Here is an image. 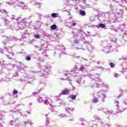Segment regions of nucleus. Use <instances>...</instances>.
Segmentation results:
<instances>
[{"mask_svg":"<svg viewBox=\"0 0 127 127\" xmlns=\"http://www.w3.org/2000/svg\"><path fill=\"white\" fill-rule=\"evenodd\" d=\"M48 104H49V102L48 101V100H46L44 101V104L45 105H48Z\"/></svg>","mask_w":127,"mask_h":127,"instance_id":"nucleus-59","label":"nucleus"},{"mask_svg":"<svg viewBox=\"0 0 127 127\" xmlns=\"http://www.w3.org/2000/svg\"><path fill=\"white\" fill-rule=\"evenodd\" d=\"M69 23L71 24L72 26H76L77 25V22L76 21L71 20Z\"/></svg>","mask_w":127,"mask_h":127,"instance_id":"nucleus-29","label":"nucleus"},{"mask_svg":"<svg viewBox=\"0 0 127 127\" xmlns=\"http://www.w3.org/2000/svg\"><path fill=\"white\" fill-rule=\"evenodd\" d=\"M21 126H22V125L21 124L17 123L15 125V127H21Z\"/></svg>","mask_w":127,"mask_h":127,"instance_id":"nucleus-54","label":"nucleus"},{"mask_svg":"<svg viewBox=\"0 0 127 127\" xmlns=\"http://www.w3.org/2000/svg\"><path fill=\"white\" fill-rule=\"evenodd\" d=\"M48 46V42L46 41L44 44H42V47L41 48L43 49V51H42V52H44L45 51V48H47V47Z\"/></svg>","mask_w":127,"mask_h":127,"instance_id":"nucleus-20","label":"nucleus"},{"mask_svg":"<svg viewBox=\"0 0 127 127\" xmlns=\"http://www.w3.org/2000/svg\"><path fill=\"white\" fill-rule=\"evenodd\" d=\"M34 47L35 48H38V50H39L40 51H43V49H42L41 47H39L38 46H34Z\"/></svg>","mask_w":127,"mask_h":127,"instance_id":"nucleus-39","label":"nucleus"},{"mask_svg":"<svg viewBox=\"0 0 127 127\" xmlns=\"http://www.w3.org/2000/svg\"><path fill=\"white\" fill-rule=\"evenodd\" d=\"M75 80L76 83L78 84L77 87H80V84H85V80H83V79L80 76L75 77Z\"/></svg>","mask_w":127,"mask_h":127,"instance_id":"nucleus-11","label":"nucleus"},{"mask_svg":"<svg viewBox=\"0 0 127 127\" xmlns=\"http://www.w3.org/2000/svg\"><path fill=\"white\" fill-rule=\"evenodd\" d=\"M22 18L21 17H16V15H12L10 19L11 21L14 22L16 21L17 22H18L19 21H21V19Z\"/></svg>","mask_w":127,"mask_h":127,"instance_id":"nucleus-12","label":"nucleus"},{"mask_svg":"<svg viewBox=\"0 0 127 127\" xmlns=\"http://www.w3.org/2000/svg\"><path fill=\"white\" fill-rule=\"evenodd\" d=\"M77 32V35H79V36H80L81 37H84L85 35V33L84 32L81 30H78Z\"/></svg>","mask_w":127,"mask_h":127,"instance_id":"nucleus-25","label":"nucleus"},{"mask_svg":"<svg viewBox=\"0 0 127 127\" xmlns=\"http://www.w3.org/2000/svg\"><path fill=\"white\" fill-rule=\"evenodd\" d=\"M47 124L46 126H48V125H50V127H54L55 125V122L54 121H51L50 122V119L47 118L46 120Z\"/></svg>","mask_w":127,"mask_h":127,"instance_id":"nucleus-15","label":"nucleus"},{"mask_svg":"<svg viewBox=\"0 0 127 127\" xmlns=\"http://www.w3.org/2000/svg\"><path fill=\"white\" fill-rule=\"evenodd\" d=\"M59 117L61 118L62 119V118H68V116L65 114H60L59 115Z\"/></svg>","mask_w":127,"mask_h":127,"instance_id":"nucleus-37","label":"nucleus"},{"mask_svg":"<svg viewBox=\"0 0 127 127\" xmlns=\"http://www.w3.org/2000/svg\"><path fill=\"white\" fill-rule=\"evenodd\" d=\"M56 28H57V25H56L55 24H53L51 26V29L52 30H55V29H56Z\"/></svg>","mask_w":127,"mask_h":127,"instance_id":"nucleus-33","label":"nucleus"},{"mask_svg":"<svg viewBox=\"0 0 127 127\" xmlns=\"http://www.w3.org/2000/svg\"><path fill=\"white\" fill-rule=\"evenodd\" d=\"M38 14V18L39 19H41L42 18V16H43V15L41 14Z\"/></svg>","mask_w":127,"mask_h":127,"instance_id":"nucleus-58","label":"nucleus"},{"mask_svg":"<svg viewBox=\"0 0 127 127\" xmlns=\"http://www.w3.org/2000/svg\"><path fill=\"white\" fill-rule=\"evenodd\" d=\"M74 110H75V109L74 108H66L65 112H66V113H69V115H72L73 113H71L70 112H74Z\"/></svg>","mask_w":127,"mask_h":127,"instance_id":"nucleus-21","label":"nucleus"},{"mask_svg":"<svg viewBox=\"0 0 127 127\" xmlns=\"http://www.w3.org/2000/svg\"><path fill=\"white\" fill-rule=\"evenodd\" d=\"M109 64H110V67H111V68H115V64H114V63H110Z\"/></svg>","mask_w":127,"mask_h":127,"instance_id":"nucleus-50","label":"nucleus"},{"mask_svg":"<svg viewBox=\"0 0 127 127\" xmlns=\"http://www.w3.org/2000/svg\"><path fill=\"white\" fill-rule=\"evenodd\" d=\"M58 14L57 13H53L51 14L52 17H53L54 18H55L56 17H58Z\"/></svg>","mask_w":127,"mask_h":127,"instance_id":"nucleus-35","label":"nucleus"},{"mask_svg":"<svg viewBox=\"0 0 127 127\" xmlns=\"http://www.w3.org/2000/svg\"><path fill=\"white\" fill-rule=\"evenodd\" d=\"M110 7L112 8V10H117L119 14L116 13H113V11H110L104 13V16L107 18H108V23H113V22H116L118 20L119 17H122L123 16V9H118V8L116 6H114L111 4H110Z\"/></svg>","mask_w":127,"mask_h":127,"instance_id":"nucleus-1","label":"nucleus"},{"mask_svg":"<svg viewBox=\"0 0 127 127\" xmlns=\"http://www.w3.org/2000/svg\"><path fill=\"white\" fill-rule=\"evenodd\" d=\"M9 49L10 51L12 50L11 47L10 48L9 47H6L3 50H1L0 52L1 54H5V55H6L8 59H11V58L14 56V53H10L9 52Z\"/></svg>","mask_w":127,"mask_h":127,"instance_id":"nucleus-4","label":"nucleus"},{"mask_svg":"<svg viewBox=\"0 0 127 127\" xmlns=\"http://www.w3.org/2000/svg\"><path fill=\"white\" fill-rule=\"evenodd\" d=\"M110 127V124H105V123L103 122V124H102V127Z\"/></svg>","mask_w":127,"mask_h":127,"instance_id":"nucleus-42","label":"nucleus"},{"mask_svg":"<svg viewBox=\"0 0 127 127\" xmlns=\"http://www.w3.org/2000/svg\"><path fill=\"white\" fill-rule=\"evenodd\" d=\"M42 52V54L43 55V56H45V57H48V55H46L45 53H43L44 52Z\"/></svg>","mask_w":127,"mask_h":127,"instance_id":"nucleus-60","label":"nucleus"},{"mask_svg":"<svg viewBox=\"0 0 127 127\" xmlns=\"http://www.w3.org/2000/svg\"><path fill=\"white\" fill-rule=\"evenodd\" d=\"M99 27H101V28H105L106 27V25L103 23H100L99 24Z\"/></svg>","mask_w":127,"mask_h":127,"instance_id":"nucleus-41","label":"nucleus"},{"mask_svg":"<svg viewBox=\"0 0 127 127\" xmlns=\"http://www.w3.org/2000/svg\"><path fill=\"white\" fill-rule=\"evenodd\" d=\"M34 36L35 38H37V39L40 38V35H39V34H35Z\"/></svg>","mask_w":127,"mask_h":127,"instance_id":"nucleus-51","label":"nucleus"},{"mask_svg":"<svg viewBox=\"0 0 127 127\" xmlns=\"http://www.w3.org/2000/svg\"><path fill=\"white\" fill-rule=\"evenodd\" d=\"M92 41H85L84 42V44H89L87 47H86V49L88 50L89 52H92V51H94V47L91 46L90 45V43H91Z\"/></svg>","mask_w":127,"mask_h":127,"instance_id":"nucleus-10","label":"nucleus"},{"mask_svg":"<svg viewBox=\"0 0 127 127\" xmlns=\"http://www.w3.org/2000/svg\"><path fill=\"white\" fill-rule=\"evenodd\" d=\"M88 5H87L86 4H84L83 5H82V8H83V9L87 8V7H88Z\"/></svg>","mask_w":127,"mask_h":127,"instance_id":"nucleus-55","label":"nucleus"},{"mask_svg":"<svg viewBox=\"0 0 127 127\" xmlns=\"http://www.w3.org/2000/svg\"><path fill=\"white\" fill-rule=\"evenodd\" d=\"M40 22V21H36V24H38V27L37 28H35V29H38V28H40V24H41Z\"/></svg>","mask_w":127,"mask_h":127,"instance_id":"nucleus-32","label":"nucleus"},{"mask_svg":"<svg viewBox=\"0 0 127 127\" xmlns=\"http://www.w3.org/2000/svg\"><path fill=\"white\" fill-rule=\"evenodd\" d=\"M104 87H105V88H107V89H110V86L108 85V84H104Z\"/></svg>","mask_w":127,"mask_h":127,"instance_id":"nucleus-61","label":"nucleus"},{"mask_svg":"<svg viewBox=\"0 0 127 127\" xmlns=\"http://www.w3.org/2000/svg\"><path fill=\"white\" fill-rule=\"evenodd\" d=\"M114 77H115V78H118L119 74H118V73H114Z\"/></svg>","mask_w":127,"mask_h":127,"instance_id":"nucleus-64","label":"nucleus"},{"mask_svg":"<svg viewBox=\"0 0 127 127\" xmlns=\"http://www.w3.org/2000/svg\"><path fill=\"white\" fill-rule=\"evenodd\" d=\"M19 25L18 27V30L19 29H23L25 28L26 26L31 25L32 21H30L29 18H25L21 19V21H19Z\"/></svg>","mask_w":127,"mask_h":127,"instance_id":"nucleus-3","label":"nucleus"},{"mask_svg":"<svg viewBox=\"0 0 127 127\" xmlns=\"http://www.w3.org/2000/svg\"><path fill=\"white\" fill-rule=\"evenodd\" d=\"M79 15H81V16H85L86 15V11L83 10H79Z\"/></svg>","mask_w":127,"mask_h":127,"instance_id":"nucleus-27","label":"nucleus"},{"mask_svg":"<svg viewBox=\"0 0 127 127\" xmlns=\"http://www.w3.org/2000/svg\"><path fill=\"white\" fill-rule=\"evenodd\" d=\"M5 66L9 69V70H12L13 67H15V64H9L7 65H5Z\"/></svg>","mask_w":127,"mask_h":127,"instance_id":"nucleus-22","label":"nucleus"},{"mask_svg":"<svg viewBox=\"0 0 127 127\" xmlns=\"http://www.w3.org/2000/svg\"><path fill=\"white\" fill-rule=\"evenodd\" d=\"M94 118L95 120H98V124H93L92 126V127H95V126H96L97 127H102L103 126V124H104V122H103V121L102 120H101V119H100V118L99 117V116H98V115H95L94 116Z\"/></svg>","mask_w":127,"mask_h":127,"instance_id":"nucleus-7","label":"nucleus"},{"mask_svg":"<svg viewBox=\"0 0 127 127\" xmlns=\"http://www.w3.org/2000/svg\"><path fill=\"white\" fill-rule=\"evenodd\" d=\"M4 33V30L3 29H0V38L1 37H4L5 35L3 34Z\"/></svg>","mask_w":127,"mask_h":127,"instance_id":"nucleus-26","label":"nucleus"},{"mask_svg":"<svg viewBox=\"0 0 127 127\" xmlns=\"http://www.w3.org/2000/svg\"><path fill=\"white\" fill-rule=\"evenodd\" d=\"M0 12H2V13H5V14H7V12L5 9H0Z\"/></svg>","mask_w":127,"mask_h":127,"instance_id":"nucleus-38","label":"nucleus"},{"mask_svg":"<svg viewBox=\"0 0 127 127\" xmlns=\"http://www.w3.org/2000/svg\"><path fill=\"white\" fill-rule=\"evenodd\" d=\"M6 42L3 41L2 43L4 44V45H6V43H8L9 41H17L18 40V39L15 37H13L12 36H6Z\"/></svg>","mask_w":127,"mask_h":127,"instance_id":"nucleus-6","label":"nucleus"},{"mask_svg":"<svg viewBox=\"0 0 127 127\" xmlns=\"http://www.w3.org/2000/svg\"><path fill=\"white\" fill-rule=\"evenodd\" d=\"M71 57H72V58H80V56H77L75 55H71Z\"/></svg>","mask_w":127,"mask_h":127,"instance_id":"nucleus-53","label":"nucleus"},{"mask_svg":"<svg viewBox=\"0 0 127 127\" xmlns=\"http://www.w3.org/2000/svg\"><path fill=\"white\" fill-rule=\"evenodd\" d=\"M84 70H85V67L81 66L79 68V71H84Z\"/></svg>","mask_w":127,"mask_h":127,"instance_id":"nucleus-52","label":"nucleus"},{"mask_svg":"<svg viewBox=\"0 0 127 127\" xmlns=\"http://www.w3.org/2000/svg\"><path fill=\"white\" fill-rule=\"evenodd\" d=\"M6 3H8V5H10V6H11V5H13V6H14V5H16V6H22V4H24V3L19 1L18 0L13 2H7Z\"/></svg>","mask_w":127,"mask_h":127,"instance_id":"nucleus-8","label":"nucleus"},{"mask_svg":"<svg viewBox=\"0 0 127 127\" xmlns=\"http://www.w3.org/2000/svg\"><path fill=\"white\" fill-rule=\"evenodd\" d=\"M17 68L18 71H21V70H23V68L20 66V65H17Z\"/></svg>","mask_w":127,"mask_h":127,"instance_id":"nucleus-46","label":"nucleus"},{"mask_svg":"<svg viewBox=\"0 0 127 127\" xmlns=\"http://www.w3.org/2000/svg\"><path fill=\"white\" fill-rule=\"evenodd\" d=\"M117 48V47H114L111 45V44L109 43L107 45V47L104 48L103 51H104L105 53L106 54L107 53H109L110 51H113V50H115Z\"/></svg>","mask_w":127,"mask_h":127,"instance_id":"nucleus-5","label":"nucleus"},{"mask_svg":"<svg viewBox=\"0 0 127 127\" xmlns=\"http://www.w3.org/2000/svg\"><path fill=\"white\" fill-rule=\"evenodd\" d=\"M99 102V99L97 97H94V98L92 100V103L93 104H97Z\"/></svg>","mask_w":127,"mask_h":127,"instance_id":"nucleus-30","label":"nucleus"},{"mask_svg":"<svg viewBox=\"0 0 127 127\" xmlns=\"http://www.w3.org/2000/svg\"><path fill=\"white\" fill-rule=\"evenodd\" d=\"M22 9H27V6L24 5V6H22Z\"/></svg>","mask_w":127,"mask_h":127,"instance_id":"nucleus-62","label":"nucleus"},{"mask_svg":"<svg viewBox=\"0 0 127 127\" xmlns=\"http://www.w3.org/2000/svg\"><path fill=\"white\" fill-rule=\"evenodd\" d=\"M58 103H60L61 104V106H65V103L63 102L62 100L61 99H59L58 100L56 101Z\"/></svg>","mask_w":127,"mask_h":127,"instance_id":"nucleus-31","label":"nucleus"},{"mask_svg":"<svg viewBox=\"0 0 127 127\" xmlns=\"http://www.w3.org/2000/svg\"><path fill=\"white\" fill-rule=\"evenodd\" d=\"M104 94H105L104 91H99L97 93V96L100 97H101V98H103V99H105L106 95H104Z\"/></svg>","mask_w":127,"mask_h":127,"instance_id":"nucleus-19","label":"nucleus"},{"mask_svg":"<svg viewBox=\"0 0 127 127\" xmlns=\"http://www.w3.org/2000/svg\"><path fill=\"white\" fill-rule=\"evenodd\" d=\"M38 94H39V92H38L33 93V95L35 96V97H39Z\"/></svg>","mask_w":127,"mask_h":127,"instance_id":"nucleus-43","label":"nucleus"},{"mask_svg":"<svg viewBox=\"0 0 127 127\" xmlns=\"http://www.w3.org/2000/svg\"><path fill=\"white\" fill-rule=\"evenodd\" d=\"M40 85L41 87H45L46 86V83L45 82H43V81H41Z\"/></svg>","mask_w":127,"mask_h":127,"instance_id":"nucleus-36","label":"nucleus"},{"mask_svg":"<svg viewBox=\"0 0 127 127\" xmlns=\"http://www.w3.org/2000/svg\"><path fill=\"white\" fill-rule=\"evenodd\" d=\"M39 68H41V70H39L36 73H39V75L41 76V77H45V78H48V75H49V67L48 65H45L44 66H42V65H39Z\"/></svg>","mask_w":127,"mask_h":127,"instance_id":"nucleus-2","label":"nucleus"},{"mask_svg":"<svg viewBox=\"0 0 127 127\" xmlns=\"http://www.w3.org/2000/svg\"><path fill=\"white\" fill-rule=\"evenodd\" d=\"M25 127H28L29 125H31V123L29 121H27L24 123Z\"/></svg>","mask_w":127,"mask_h":127,"instance_id":"nucleus-40","label":"nucleus"},{"mask_svg":"<svg viewBox=\"0 0 127 127\" xmlns=\"http://www.w3.org/2000/svg\"><path fill=\"white\" fill-rule=\"evenodd\" d=\"M117 3H127V0H113Z\"/></svg>","mask_w":127,"mask_h":127,"instance_id":"nucleus-23","label":"nucleus"},{"mask_svg":"<svg viewBox=\"0 0 127 127\" xmlns=\"http://www.w3.org/2000/svg\"><path fill=\"white\" fill-rule=\"evenodd\" d=\"M61 50L62 51L63 54H64V55H66V48L64 47H61Z\"/></svg>","mask_w":127,"mask_h":127,"instance_id":"nucleus-28","label":"nucleus"},{"mask_svg":"<svg viewBox=\"0 0 127 127\" xmlns=\"http://www.w3.org/2000/svg\"><path fill=\"white\" fill-rule=\"evenodd\" d=\"M89 77L90 79L92 80H95V81H97V82H102V80L100 79V74L98 73L90 74Z\"/></svg>","mask_w":127,"mask_h":127,"instance_id":"nucleus-9","label":"nucleus"},{"mask_svg":"<svg viewBox=\"0 0 127 127\" xmlns=\"http://www.w3.org/2000/svg\"><path fill=\"white\" fill-rule=\"evenodd\" d=\"M37 101H39V103H42V102H43V99H42V97H39L37 99Z\"/></svg>","mask_w":127,"mask_h":127,"instance_id":"nucleus-49","label":"nucleus"},{"mask_svg":"<svg viewBox=\"0 0 127 127\" xmlns=\"http://www.w3.org/2000/svg\"><path fill=\"white\" fill-rule=\"evenodd\" d=\"M76 97L77 96H76L75 95H73L70 96V98L71 100H76Z\"/></svg>","mask_w":127,"mask_h":127,"instance_id":"nucleus-44","label":"nucleus"},{"mask_svg":"<svg viewBox=\"0 0 127 127\" xmlns=\"http://www.w3.org/2000/svg\"><path fill=\"white\" fill-rule=\"evenodd\" d=\"M19 24V22H16L11 24L10 28L12 29H16V30H18V25Z\"/></svg>","mask_w":127,"mask_h":127,"instance_id":"nucleus-14","label":"nucleus"},{"mask_svg":"<svg viewBox=\"0 0 127 127\" xmlns=\"http://www.w3.org/2000/svg\"><path fill=\"white\" fill-rule=\"evenodd\" d=\"M11 112H12L13 113H19L20 110L18 109V110H16L15 111H11Z\"/></svg>","mask_w":127,"mask_h":127,"instance_id":"nucleus-63","label":"nucleus"},{"mask_svg":"<svg viewBox=\"0 0 127 127\" xmlns=\"http://www.w3.org/2000/svg\"><path fill=\"white\" fill-rule=\"evenodd\" d=\"M119 104L120 103H119V101H118V100H116L115 101V105L116 106L118 113H122L124 111L122 109H119V108H120V106H119Z\"/></svg>","mask_w":127,"mask_h":127,"instance_id":"nucleus-18","label":"nucleus"},{"mask_svg":"<svg viewBox=\"0 0 127 127\" xmlns=\"http://www.w3.org/2000/svg\"><path fill=\"white\" fill-rule=\"evenodd\" d=\"M5 120V116L4 115H2L0 117V121H4Z\"/></svg>","mask_w":127,"mask_h":127,"instance_id":"nucleus-45","label":"nucleus"},{"mask_svg":"<svg viewBox=\"0 0 127 127\" xmlns=\"http://www.w3.org/2000/svg\"><path fill=\"white\" fill-rule=\"evenodd\" d=\"M102 111H103L105 114L106 115H114L115 113H114V111L112 110H108L107 109H103L102 108Z\"/></svg>","mask_w":127,"mask_h":127,"instance_id":"nucleus-16","label":"nucleus"},{"mask_svg":"<svg viewBox=\"0 0 127 127\" xmlns=\"http://www.w3.org/2000/svg\"><path fill=\"white\" fill-rule=\"evenodd\" d=\"M25 60H26V61H30V60H31V57H30V56H27L25 58Z\"/></svg>","mask_w":127,"mask_h":127,"instance_id":"nucleus-48","label":"nucleus"},{"mask_svg":"<svg viewBox=\"0 0 127 127\" xmlns=\"http://www.w3.org/2000/svg\"><path fill=\"white\" fill-rule=\"evenodd\" d=\"M17 94H18V91H17V90H14L13 91V95H17Z\"/></svg>","mask_w":127,"mask_h":127,"instance_id":"nucleus-57","label":"nucleus"},{"mask_svg":"<svg viewBox=\"0 0 127 127\" xmlns=\"http://www.w3.org/2000/svg\"><path fill=\"white\" fill-rule=\"evenodd\" d=\"M69 89H65L62 91V93H60V95H69Z\"/></svg>","mask_w":127,"mask_h":127,"instance_id":"nucleus-24","label":"nucleus"},{"mask_svg":"<svg viewBox=\"0 0 127 127\" xmlns=\"http://www.w3.org/2000/svg\"><path fill=\"white\" fill-rule=\"evenodd\" d=\"M14 124H15V121L11 120L10 121L9 125H10V126H13Z\"/></svg>","mask_w":127,"mask_h":127,"instance_id":"nucleus-47","label":"nucleus"},{"mask_svg":"<svg viewBox=\"0 0 127 127\" xmlns=\"http://www.w3.org/2000/svg\"><path fill=\"white\" fill-rule=\"evenodd\" d=\"M88 125H89V123L86 122L81 123V126H82L83 127H87Z\"/></svg>","mask_w":127,"mask_h":127,"instance_id":"nucleus-34","label":"nucleus"},{"mask_svg":"<svg viewBox=\"0 0 127 127\" xmlns=\"http://www.w3.org/2000/svg\"><path fill=\"white\" fill-rule=\"evenodd\" d=\"M5 80L6 82H9V81H11V79L9 77H7V78H5Z\"/></svg>","mask_w":127,"mask_h":127,"instance_id":"nucleus-56","label":"nucleus"},{"mask_svg":"<svg viewBox=\"0 0 127 127\" xmlns=\"http://www.w3.org/2000/svg\"><path fill=\"white\" fill-rule=\"evenodd\" d=\"M4 21V25L5 26H7L10 28L11 26V22L8 21V20L6 19V18L3 19Z\"/></svg>","mask_w":127,"mask_h":127,"instance_id":"nucleus-17","label":"nucleus"},{"mask_svg":"<svg viewBox=\"0 0 127 127\" xmlns=\"http://www.w3.org/2000/svg\"><path fill=\"white\" fill-rule=\"evenodd\" d=\"M22 34V39L23 38H26L29 36V33L27 32V30H23L21 32Z\"/></svg>","mask_w":127,"mask_h":127,"instance_id":"nucleus-13","label":"nucleus"}]
</instances>
